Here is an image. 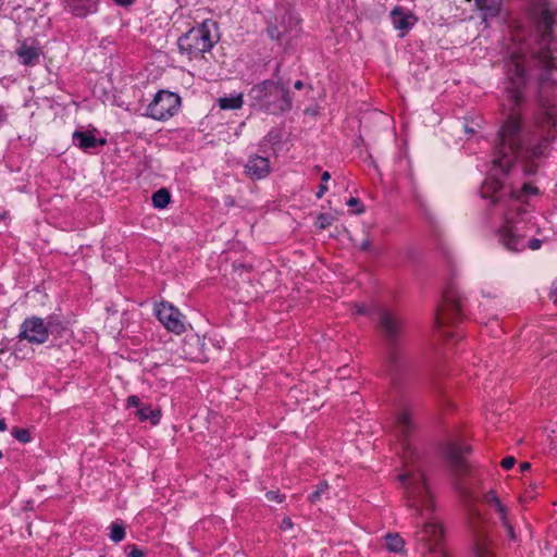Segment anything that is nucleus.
Returning a JSON list of instances; mask_svg holds the SVG:
<instances>
[{"label": "nucleus", "mask_w": 557, "mask_h": 557, "mask_svg": "<svg viewBox=\"0 0 557 557\" xmlns=\"http://www.w3.org/2000/svg\"><path fill=\"white\" fill-rule=\"evenodd\" d=\"M525 1L530 15L542 33V38L539 46L530 52L524 47L511 51L507 63L505 91L507 100L511 102L512 112L498 132V143L493 158L494 166L498 168L503 174L508 173L517 159L534 160L542 157L548 146V138L543 137L539 144L527 147L522 136L521 116L513 112L524 101L527 67L530 71L537 69L541 72L537 91L541 115L537 124L541 127L557 128V107L550 101L557 86V66L554 62L556 55L548 45L553 35L554 12L549 8L548 0Z\"/></svg>", "instance_id": "1"}, {"label": "nucleus", "mask_w": 557, "mask_h": 557, "mask_svg": "<svg viewBox=\"0 0 557 557\" xmlns=\"http://www.w3.org/2000/svg\"><path fill=\"white\" fill-rule=\"evenodd\" d=\"M416 432L413 412L401 409L395 418L393 428L394 436L400 443L404 455V472L398 479L404 487L406 506L411 510L416 520L414 537L428 553H434L438 557H446L441 547L444 530L440 520L434 516L436 505L434 496L429 487L424 472L416 461V453L410 447V441Z\"/></svg>", "instance_id": "2"}, {"label": "nucleus", "mask_w": 557, "mask_h": 557, "mask_svg": "<svg viewBox=\"0 0 557 557\" xmlns=\"http://www.w3.org/2000/svg\"><path fill=\"white\" fill-rule=\"evenodd\" d=\"M480 193L482 198L491 199L492 205L504 207L505 223L497 232L500 245L511 252H521L525 248L537 250L542 246L539 238L527 239V235L522 234L518 225L513 222L516 213L524 212L523 202L530 195L537 194V188L530 183H524L519 190L511 186L505 185L498 177L486 178Z\"/></svg>", "instance_id": "3"}, {"label": "nucleus", "mask_w": 557, "mask_h": 557, "mask_svg": "<svg viewBox=\"0 0 557 557\" xmlns=\"http://www.w3.org/2000/svg\"><path fill=\"white\" fill-rule=\"evenodd\" d=\"M376 325L388 343L384 360V371L393 385L398 386L410 370V358L406 350L398 345L403 332V323L398 315H379Z\"/></svg>", "instance_id": "4"}, {"label": "nucleus", "mask_w": 557, "mask_h": 557, "mask_svg": "<svg viewBox=\"0 0 557 557\" xmlns=\"http://www.w3.org/2000/svg\"><path fill=\"white\" fill-rule=\"evenodd\" d=\"M251 107L268 114L278 115L292 109L289 89L283 84L265 79L248 92Z\"/></svg>", "instance_id": "5"}, {"label": "nucleus", "mask_w": 557, "mask_h": 557, "mask_svg": "<svg viewBox=\"0 0 557 557\" xmlns=\"http://www.w3.org/2000/svg\"><path fill=\"white\" fill-rule=\"evenodd\" d=\"M216 29L218 24L212 20H206L190 28L178 38L177 45L181 52L187 53L189 58H198L210 51L219 40V36L213 34Z\"/></svg>", "instance_id": "6"}, {"label": "nucleus", "mask_w": 557, "mask_h": 557, "mask_svg": "<svg viewBox=\"0 0 557 557\" xmlns=\"http://www.w3.org/2000/svg\"><path fill=\"white\" fill-rule=\"evenodd\" d=\"M300 18L288 11L275 15L268 22L267 34L270 39L280 45H290L292 40L300 34Z\"/></svg>", "instance_id": "7"}, {"label": "nucleus", "mask_w": 557, "mask_h": 557, "mask_svg": "<svg viewBox=\"0 0 557 557\" xmlns=\"http://www.w3.org/2000/svg\"><path fill=\"white\" fill-rule=\"evenodd\" d=\"M181 106V98L177 94L169 90H160L154 95L149 103L146 114L158 121H164L172 117Z\"/></svg>", "instance_id": "8"}, {"label": "nucleus", "mask_w": 557, "mask_h": 557, "mask_svg": "<svg viewBox=\"0 0 557 557\" xmlns=\"http://www.w3.org/2000/svg\"><path fill=\"white\" fill-rule=\"evenodd\" d=\"M471 447L456 440H449L443 445V454L448 461L451 470L458 476L466 474L470 466L466 455L470 454Z\"/></svg>", "instance_id": "9"}, {"label": "nucleus", "mask_w": 557, "mask_h": 557, "mask_svg": "<svg viewBox=\"0 0 557 557\" xmlns=\"http://www.w3.org/2000/svg\"><path fill=\"white\" fill-rule=\"evenodd\" d=\"M51 332L49 322L40 317L33 315L26 318L22 323L18 338L20 341L25 339L30 344L40 345L47 342Z\"/></svg>", "instance_id": "10"}, {"label": "nucleus", "mask_w": 557, "mask_h": 557, "mask_svg": "<svg viewBox=\"0 0 557 557\" xmlns=\"http://www.w3.org/2000/svg\"><path fill=\"white\" fill-rule=\"evenodd\" d=\"M245 173L251 180L264 178L270 173V161L268 158L261 156L249 157L246 165Z\"/></svg>", "instance_id": "11"}, {"label": "nucleus", "mask_w": 557, "mask_h": 557, "mask_svg": "<svg viewBox=\"0 0 557 557\" xmlns=\"http://www.w3.org/2000/svg\"><path fill=\"white\" fill-rule=\"evenodd\" d=\"M473 555L474 557H495L493 544L483 531H473Z\"/></svg>", "instance_id": "12"}, {"label": "nucleus", "mask_w": 557, "mask_h": 557, "mask_svg": "<svg viewBox=\"0 0 557 557\" xmlns=\"http://www.w3.org/2000/svg\"><path fill=\"white\" fill-rule=\"evenodd\" d=\"M73 143L79 149L87 151L96 149L99 146H104L107 140L104 138H96L91 132L75 131L73 133Z\"/></svg>", "instance_id": "13"}, {"label": "nucleus", "mask_w": 557, "mask_h": 557, "mask_svg": "<svg viewBox=\"0 0 557 557\" xmlns=\"http://www.w3.org/2000/svg\"><path fill=\"white\" fill-rule=\"evenodd\" d=\"M159 322L171 333L181 335L191 327L185 315H157Z\"/></svg>", "instance_id": "14"}, {"label": "nucleus", "mask_w": 557, "mask_h": 557, "mask_svg": "<svg viewBox=\"0 0 557 557\" xmlns=\"http://www.w3.org/2000/svg\"><path fill=\"white\" fill-rule=\"evenodd\" d=\"M391 18L396 29L408 32L416 23L417 18L406 12L403 8L396 7L391 12Z\"/></svg>", "instance_id": "15"}, {"label": "nucleus", "mask_w": 557, "mask_h": 557, "mask_svg": "<svg viewBox=\"0 0 557 557\" xmlns=\"http://www.w3.org/2000/svg\"><path fill=\"white\" fill-rule=\"evenodd\" d=\"M16 54L23 65L34 66L39 63V49L34 45H28L27 41L21 44L16 49Z\"/></svg>", "instance_id": "16"}, {"label": "nucleus", "mask_w": 557, "mask_h": 557, "mask_svg": "<svg viewBox=\"0 0 557 557\" xmlns=\"http://www.w3.org/2000/svg\"><path fill=\"white\" fill-rule=\"evenodd\" d=\"M483 499L495 511L502 524L509 521L508 508L500 502L493 490L486 492Z\"/></svg>", "instance_id": "17"}, {"label": "nucleus", "mask_w": 557, "mask_h": 557, "mask_svg": "<svg viewBox=\"0 0 557 557\" xmlns=\"http://www.w3.org/2000/svg\"><path fill=\"white\" fill-rule=\"evenodd\" d=\"M475 5L482 12L483 20L487 21L499 15L503 0H475Z\"/></svg>", "instance_id": "18"}, {"label": "nucleus", "mask_w": 557, "mask_h": 557, "mask_svg": "<svg viewBox=\"0 0 557 557\" xmlns=\"http://www.w3.org/2000/svg\"><path fill=\"white\" fill-rule=\"evenodd\" d=\"M67 5L70 11L78 17H85L97 10L95 0H69Z\"/></svg>", "instance_id": "19"}, {"label": "nucleus", "mask_w": 557, "mask_h": 557, "mask_svg": "<svg viewBox=\"0 0 557 557\" xmlns=\"http://www.w3.org/2000/svg\"><path fill=\"white\" fill-rule=\"evenodd\" d=\"M463 300L461 294L453 287L446 289L443 295V301L448 309H463Z\"/></svg>", "instance_id": "20"}, {"label": "nucleus", "mask_w": 557, "mask_h": 557, "mask_svg": "<svg viewBox=\"0 0 557 557\" xmlns=\"http://www.w3.org/2000/svg\"><path fill=\"white\" fill-rule=\"evenodd\" d=\"M136 416L140 421L149 420L152 425H157L161 419V410L152 409L151 406H144L136 410Z\"/></svg>", "instance_id": "21"}, {"label": "nucleus", "mask_w": 557, "mask_h": 557, "mask_svg": "<svg viewBox=\"0 0 557 557\" xmlns=\"http://www.w3.org/2000/svg\"><path fill=\"white\" fill-rule=\"evenodd\" d=\"M453 315H440L436 314L434 319V323L438 330L441 336L445 338H453L455 333L450 331V318Z\"/></svg>", "instance_id": "22"}, {"label": "nucleus", "mask_w": 557, "mask_h": 557, "mask_svg": "<svg viewBox=\"0 0 557 557\" xmlns=\"http://www.w3.org/2000/svg\"><path fill=\"white\" fill-rule=\"evenodd\" d=\"M219 107L223 110H235L243 106V95L222 97L218 100Z\"/></svg>", "instance_id": "23"}, {"label": "nucleus", "mask_w": 557, "mask_h": 557, "mask_svg": "<svg viewBox=\"0 0 557 557\" xmlns=\"http://www.w3.org/2000/svg\"><path fill=\"white\" fill-rule=\"evenodd\" d=\"M170 201L171 195L165 188H160L152 194V205L154 208L164 209Z\"/></svg>", "instance_id": "24"}, {"label": "nucleus", "mask_w": 557, "mask_h": 557, "mask_svg": "<svg viewBox=\"0 0 557 557\" xmlns=\"http://www.w3.org/2000/svg\"><path fill=\"white\" fill-rule=\"evenodd\" d=\"M386 547L389 552L399 553L403 550L405 541L403 537L395 533H388L385 535Z\"/></svg>", "instance_id": "25"}, {"label": "nucleus", "mask_w": 557, "mask_h": 557, "mask_svg": "<svg viewBox=\"0 0 557 557\" xmlns=\"http://www.w3.org/2000/svg\"><path fill=\"white\" fill-rule=\"evenodd\" d=\"M329 488L330 486L327 482H321L317 486L315 491L308 496V500L311 504H315L317 502L321 500L324 495H327Z\"/></svg>", "instance_id": "26"}, {"label": "nucleus", "mask_w": 557, "mask_h": 557, "mask_svg": "<svg viewBox=\"0 0 557 557\" xmlns=\"http://www.w3.org/2000/svg\"><path fill=\"white\" fill-rule=\"evenodd\" d=\"M125 537V528L120 523H112L110 527V539L119 543Z\"/></svg>", "instance_id": "27"}, {"label": "nucleus", "mask_w": 557, "mask_h": 557, "mask_svg": "<svg viewBox=\"0 0 557 557\" xmlns=\"http://www.w3.org/2000/svg\"><path fill=\"white\" fill-rule=\"evenodd\" d=\"M166 311H169L170 313H180L178 309L168 301L162 300L160 302H154L153 313L159 314L164 313Z\"/></svg>", "instance_id": "28"}, {"label": "nucleus", "mask_w": 557, "mask_h": 557, "mask_svg": "<svg viewBox=\"0 0 557 557\" xmlns=\"http://www.w3.org/2000/svg\"><path fill=\"white\" fill-rule=\"evenodd\" d=\"M11 434L21 443H28L30 441V434L26 429L13 428Z\"/></svg>", "instance_id": "29"}, {"label": "nucleus", "mask_w": 557, "mask_h": 557, "mask_svg": "<svg viewBox=\"0 0 557 557\" xmlns=\"http://www.w3.org/2000/svg\"><path fill=\"white\" fill-rule=\"evenodd\" d=\"M332 216L326 213H320L315 221V226L320 230H325L332 224Z\"/></svg>", "instance_id": "30"}, {"label": "nucleus", "mask_w": 557, "mask_h": 557, "mask_svg": "<svg viewBox=\"0 0 557 557\" xmlns=\"http://www.w3.org/2000/svg\"><path fill=\"white\" fill-rule=\"evenodd\" d=\"M265 497L269 502L282 503L285 499V495L278 491H269L265 493Z\"/></svg>", "instance_id": "31"}, {"label": "nucleus", "mask_w": 557, "mask_h": 557, "mask_svg": "<svg viewBox=\"0 0 557 557\" xmlns=\"http://www.w3.org/2000/svg\"><path fill=\"white\" fill-rule=\"evenodd\" d=\"M502 525L506 530L509 540H511L513 542L517 541V535H516L515 529H513L510 520Z\"/></svg>", "instance_id": "32"}, {"label": "nucleus", "mask_w": 557, "mask_h": 557, "mask_svg": "<svg viewBox=\"0 0 557 557\" xmlns=\"http://www.w3.org/2000/svg\"><path fill=\"white\" fill-rule=\"evenodd\" d=\"M140 404H141L140 398L138 396H136V395H131L126 399L127 408H131V407H136L137 409L141 408Z\"/></svg>", "instance_id": "33"}, {"label": "nucleus", "mask_w": 557, "mask_h": 557, "mask_svg": "<svg viewBox=\"0 0 557 557\" xmlns=\"http://www.w3.org/2000/svg\"><path fill=\"white\" fill-rule=\"evenodd\" d=\"M515 463H516V458L512 457V456H508V457L503 459L502 467L505 470H509V469H511L515 466Z\"/></svg>", "instance_id": "34"}, {"label": "nucleus", "mask_w": 557, "mask_h": 557, "mask_svg": "<svg viewBox=\"0 0 557 557\" xmlns=\"http://www.w3.org/2000/svg\"><path fill=\"white\" fill-rule=\"evenodd\" d=\"M129 552L127 554V557H143L144 553L139 548H137L135 545L128 546Z\"/></svg>", "instance_id": "35"}, {"label": "nucleus", "mask_w": 557, "mask_h": 557, "mask_svg": "<svg viewBox=\"0 0 557 557\" xmlns=\"http://www.w3.org/2000/svg\"><path fill=\"white\" fill-rule=\"evenodd\" d=\"M293 527H294V523H293L292 519L288 517H285L282 520L280 528H281V530L286 531V530L292 529Z\"/></svg>", "instance_id": "36"}, {"label": "nucleus", "mask_w": 557, "mask_h": 557, "mask_svg": "<svg viewBox=\"0 0 557 557\" xmlns=\"http://www.w3.org/2000/svg\"><path fill=\"white\" fill-rule=\"evenodd\" d=\"M347 205L349 207H356V206H360V208L357 210V213H361L363 212V207L361 206V202L358 198H350L347 202Z\"/></svg>", "instance_id": "37"}, {"label": "nucleus", "mask_w": 557, "mask_h": 557, "mask_svg": "<svg viewBox=\"0 0 557 557\" xmlns=\"http://www.w3.org/2000/svg\"><path fill=\"white\" fill-rule=\"evenodd\" d=\"M549 298L555 302L557 304V282H554L553 283V289L549 294Z\"/></svg>", "instance_id": "38"}, {"label": "nucleus", "mask_w": 557, "mask_h": 557, "mask_svg": "<svg viewBox=\"0 0 557 557\" xmlns=\"http://www.w3.org/2000/svg\"><path fill=\"white\" fill-rule=\"evenodd\" d=\"M360 249L363 250V251H367V250H370L371 249V242L369 238H366L362 240V243L360 244Z\"/></svg>", "instance_id": "39"}, {"label": "nucleus", "mask_w": 557, "mask_h": 557, "mask_svg": "<svg viewBox=\"0 0 557 557\" xmlns=\"http://www.w3.org/2000/svg\"><path fill=\"white\" fill-rule=\"evenodd\" d=\"M326 190H327V186L325 184H321L319 186V190L317 193V198H322L323 195L326 193Z\"/></svg>", "instance_id": "40"}, {"label": "nucleus", "mask_w": 557, "mask_h": 557, "mask_svg": "<svg viewBox=\"0 0 557 557\" xmlns=\"http://www.w3.org/2000/svg\"><path fill=\"white\" fill-rule=\"evenodd\" d=\"M114 2L121 7H128L132 5L135 0H114Z\"/></svg>", "instance_id": "41"}, {"label": "nucleus", "mask_w": 557, "mask_h": 557, "mask_svg": "<svg viewBox=\"0 0 557 557\" xmlns=\"http://www.w3.org/2000/svg\"><path fill=\"white\" fill-rule=\"evenodd\" d=\"M519 467H520V471H521V472H525V471H528V470H530V469H531V463H529V462H522V463H520V466H519Z\"/></svg>", "instance_id": "42"}, {"label": "nucleus", "mask_w": 557, "mask_h": 557, "mask_svg": "<svg viewBox=\"0 0 557 557\" xmlns=\"http://www.w3.org/2000/svg\"><path fill=\"white\" fill-rule=\"evenodd\" d=\"M330 178H331V174L327 171L322 173V175H321L322 182L326 183Z\"/></svg>", "instance_id": "43"}, {"label": "nucleus", "mask_w": 557, "mask_h": 557, "mask_svg": "<svg viewBox=\"0 0 557 557\" xmlns=\"http://www.w3.org/2000/svg\"><path fill=\"white\" fill-rule=\"evenodd\" d=\"M8 426L4 419L0 418V432L7 431Z\"/></svg>", "instance_id": "44"}, {"label": "nucleus", "mask_w": 557, "mask_h": 557, "mask_svg": "<svg viewBox=\"0 0 557 557\" xmlns=\"http://www.w3.org/2000/svg\"><path fill=\"white\" fill-rule=\"evenodd\" d=\"M355 313H367V309L363 306H357V311Z\"/></svg>", "instance_id": "45"}, {"label": "nucleus", "mask_w": 557, "mask_h": 557, "mask_svg": "<svg viewBox=\"0 0 557 557\" xmlns=\"http://www.w3.org/2000/svg\"><path fill=\"white\" fill-rule=\"evenodd\" d=\"M294 87L296 89H302L304 88V82L302 81H297L295 84H294Z\"/></svg>", "instance_id": "46"}, {"label": "nucleus", "mask_w": 557, "mask_h": 557, "mask_svg": "<svg viewBox=\"0 0 557 557\" xmlns=\"http://www.w3.org/2000/svg\"><path fill=\"white\" fill-rule=\"evenodd\" d=\"M525 497H528V498H533V495H531V494H529V492H527Z\"/></svg>", "instance_id": "47"}, {"label": "nucleus", "mask_w": 557, "mask_h": 557, "mask_svg": "<svg viewBox=\"0 0 557 557\" xmlns=\"http://www.w3.org/2000/svg\"><path fill=\"white\" fill-rule=\"evenodd\" d=\"M419 203H420L421 207H423V208L425 207L424 203L422 201H420V200H419Z\"/></svg>", "instance_id": "48"}, {"label": "nucleus", "mask_w": 557, "mask_h": 557, "mask_svg": "<svg viewBox=\"0 0 557 557\" xmlns=\"http://www.w3.org/2000/svg\"><path fill=\"white\" fill-rule=\"evenodd\" d=\"M380 313L387 314V313H389V312L384 310V311H381Z\"/></svg>", "instance_id": "49"}, {"label": "nucleus", "mask_w": 557, "mask_h": 557, "mask_svg": "<svg viewBox=\"0 0 557 557\" xmlns=\"http://www.w3.org/2000/svg\"><path fill=\"white\" fill-rule=\"evenodd\" d=\"M2 456H3V454H2V451L0 450V459L2 458Z\"/></svg>", "instance_id": "50"}]
</instances>
